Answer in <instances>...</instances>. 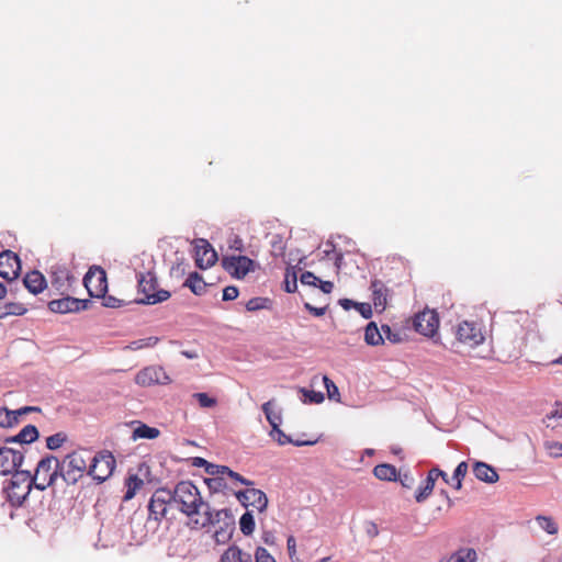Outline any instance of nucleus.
<instances>
[{
	"label": "nucleus",
	"instance_id": "f257e3e1",
	"mask_svg": "<svg viewBox=\"0 0 562 562\" xmlns=\"http://www.w3.org/2000/svg\"><path fill=\"white\" fill-rule=\"evenodd\" d=\"M170 494L172 503L187 516V526L192 530L204 529L220 522L222 516H228L227 509L213 510L201 496L199 488L190 481L179 482Z\"/></svg>",
	"mask_w": 562,
	"mask_h": 562
},
{
	"label": "nucleus",
	"instance_id": "f03ea898",
	"mask_svg": "<svg viewBox=\"0 0 562 562\" xmlns=\"http://www.w3.org/2000/svg\"><path fill=\"white\" fill-rule=\"evenodd\" d=\"M91 451L88 449H77L64 457L59 461L61 479L68 485H75L89 470Z\"/></svg>",
	"mask_w": 562,
	"mask_h": 562
},
{
	"label": "nucleus",
	"instance_id": "7ed1b4c3",
	"mask_svg": "<svg viewBox=\"0 0 562 562\" xmlns=\"http://www.w3.org/2000/svg\"><path fill=\"white\" fill-rule=\"evenodd\" d=\"M59 460L54 456H46L42 458L35 469L34 475H31L34 487L40 491H45L47 487L53 486L56 480L60 476Z\"/></svg>",
	"mask_w": 562,
	"mask_h": 562
},
{
	"label": "nucleus",
	"instance_id": "20e7f679",
	"mask_svg": "<svg viewBox=\"0 0 562 562\" xmlns=\"http://www.w3.org/2000/svg\"><path fill=\"white\" fill-rule=\"evenodd\" d=\"M138 292L144 295L139 302L148 305L165 302L171 296L169 291L159 289L157 278L153 272L139 274Z\"/></svg>",
	"mask_w": 562,
	"mask_h": 562
},
{
	"label": "nucleus",
	"instance_id": "39448f33",
	"mask_svg": "<svg viewBox=\"0 0 562 562\" xmlns=\"http://www.w3.org/2000/svg\"><path fill=\"white\" fill-rule=\"evenodd\" d=\"M32 486L31 474L27 471H15L7 487L8 499L12 505L20 506L26 499Z\"/></svg>",
	"mask_w": 562,
	"mask_h": 562
},
{
	"label": "nucleus",
	"instance_id": "423d86ee",
	"mask_svg": "<svg viewBox=\"0 0 562 562\" xmlns=\"http://www.w3.org/2000/svg\"><path fill=\"white\" fill-rule=\"evenodd\" d=\"M115 465V458L110 451H100L94 456L91 454L88 475L98 483H102L112 475Z\"/></svg>",
	"mask_w": 562,
	"mask_h": 562
},
{
	"label": "nucleus",
	"instance_id": "0eeeda50",
	"mask_svg": "<svg viewBox=\"0 0 562 562\" xmlns=\"http://www.w3.org/2000/svg\"><path fill=\"white\" fill-rule=\"evenodd\" d=\"M456 340L459 344L475 348L485 340L483 330L475 322L463 321L454 329Z\"/></svg>",
	"mask_w": 562,
	"mask_h": 562
},
{
	"label": "nucleus",
	"instance_id": "6e6552de",
	"mask_svg": "<svg viewBox=\"0 0 562 562\" xmlns=\"http://www.w3.org/2000/svg\"><path fill=\"white\" fill-rule=\"evenodd\" d=\"M223 269L235 279H244L249 272H254L257 263L246 256H225L222 258Z\"/></svg>",
	"mask_w": 562,
	"mask_h": 562
},
{
	"label": "nucleus",
	"instance_id": "1a4fd4ad",
	"mask_svg": "<svg viewBox=\"0 0 562 562\" xmlns=\"http://www.w3.org/2000/svg\"><path fill=\"white\" fill-rule=\"evenodd\" d=\"M83 284L92 297H104L108 291L106 272L99 266L91 267L83 278Z\"/></svg>",
	"mask_w": 562,
	"mask_h": 562
},
{
	"label": "nucleus",
	"instance_id": "9d476101",
	"mask_svg": "<svg viewBox=\"0 0 562 562\" xmlns=\"http://www.w3.org/2000/svg\"><path fill=\"white\" fill-rule=\"evenodd\" d=\"M135 383L143 387L156 384L166 385L170 383V378L160 366H148L137 372Z\"/></svg>",
	"mask_w": 562,
	"mask_h": 562
},
{
	"label": "nucleus",
	"instance_id": "9b49d317",
	"mask_svg": "<svg viewBox=\"0 0 562 562\" xmlns=\"http://www.w3.org/2000/svg\"><path fill=\"white\" fill-rule=\"evenodd\" d=\"M170 503H172L170 490H156L148 504L149 518H153L156 521H160L162 518L166 517L168 512V505Z\"/></svg>",
	"mask_w": 562,
	"mask_h": 562
},
{
	"label": "nucleus",
	"instance_id": "f8f14e48",
	"mask_svg": "<svg viewBox=\"0 0 562 562\" xmlns=\"http://www.w3.org/2000/svg\"><path fill=\"white\" fill-rule=\"evenodd\" d=\"M414 328L417 333L432 337L439 328V317L436 311L425 310L414 318Z\"/></svg>",
	"mask_w": 562,
	"mask_h": 562
},
{
	"label": "nucleus",
	"instance_id": "ddd939ff",
	"mask_svg": "<svg viewBox=\"0 0 562 562\" xmlns=\"http://www.w3.org/2000/svg\"><path fill=\"white\" fill-rule=\"evenodd\" d=\"M21 272V262L19 256L11 251L4 250L0 254V277L8 280H15Z\"/></svg>",
	"mask_w": 562,
	"mask_h": 562
},
{
	"label": "nucleus",
	"instance_id": "4468645a",
	"mask_svg": "<svg viewBox=\"0 0 562 562\" xmlns=\"http://www.w3.org/2000/svg\"><path fill=\"white\" fill-rule=\"evenodd\" d=\"M236 497L243 503L244 506H251L259 513H263L268 506V497L261 490L247 488L236 493Z\"/></svg>",
	"mask_w": 562,
	"mask_h": 562
},
{
	"label": "nucleus",
	"instance_id": "2eb2a0df",
	"mask_svg": "<svg viewBox=\"0 0 562 562\" xmlns=\"http://www.w3.org/2000/svg\"><path fill=\"white\" fill-rule=\"evenodd\" d=\"M217 261V254L206 239H198L195 244V265L207 269Z\"/></svg>",
	"mask_w": 562,
	"mask_h": 562
},
{
	"label": "nucleus",
	"instance_id": "dca6fc26",
	"mask_svg": "<svg viewBox=\"0 0 562 562\" xmlns=\"http://www.w3.org/2000/svg\"><path fill=\"white\" fill-rule=\"evenodd\" d=\"M88 301L79 300L72 296H65L58 300H53L48 303L49 311L59 314L75 313L86 310Z\"/></svg>",
	"mask_w": 562,
	"mask_h": 562
},
{
	"label": "nucleus",
	"instance_id": "f3484780",
	"mask_svg": "<svg viewBox=\"0 0 562 562\" xmlns=\"http://www.w3.org/2000/svg\"><path fill=\"white\" fill-rule=\"evenodd\" d=\"M23 454L11 448H0V474L7 475L18 471L22 464Z\"/></svg>",
	"mask_w": 562,
	"mask_h": 562
},
{
	"label": "nucleus",
	"instance_id": "a211bd4d",
	"mask_svg": "<svg viewBox=\"0 0 562 562\" xmlns=\"http://www.w3.org/2000/svg\"><path fill=\"white\" fill-rule=\"evenodd\" d=\"M74 281L75 277L66 267L55 266L52 268L50 283L59 293L64 294L69 292Z\"/></svg>",
	"mask_w": 562,
	"mask_h": 562
},
{
	"label": "nucleus",
	"instance_id": "6ab92c4d",
	"mask_svg": "<svg viewBox=\"0 0 562 562\" xmlns=\"http://www.w3.org/2000/svg\"><path fill=\"white\" fill-rule=\"evenodd\" d=\"M370 290L375 311L379 313L383 312L387 305L390 289L381 280L374 279L371 281Z\"/></svg>",
	"mask_w": 562,
	"mask_h": 562
},
{
	"label": "nucleus",
	"instance_id": "aec40b11",
	"mask_svg": "<svg viewBox=\"0 0 562 562\" xmlns=\"http://www.w3.org/2000/svg\"><path fill=\"white\" fill-rule=\"evenodd\" d=\"M23 284L32 294H38L46 288V280L40 271L33 270L25 274Z\"/></svg>",
	"mask_w": 562,
	"mask_h": 562
},
{
	"label": "nucleus",
	"instance_id": "412c9836",
	"mask_svg": "<svg viewBox=\"0 0 562 562\" xmlns=\"http://www.w3.org/2000/svg\"><path fill=\"white\" fill-rule=\"evenodd\" d=\"M477 554L473 548L463 547L443 557L439 562H476Z\"/></svg>",
	"mask_w": 562,
	"mask_h": 562
},
{
	"label": "nucleus",
	"instance_id": "4be33fe9",
	"mask_svg": "<svg viewBox=\"0 0 562 562\" xmlns=\"http://www.w3.org/2000/svg\"><path fill=\"white\" fill-rule=\"evenodd\" d=\"M252 557L248 552H244L236 544L229 546L222 554L220 562H251Z\"/></svg>",
	"mask_w": 562,
	"mask_h": 562
},
{
	"label": "nucleus",
	"instance_id": "5701e85b",
	"mask_svg": "<svg viewBox=\"0 0 562 562\" xmlns=\"http://www.w3.org/2000/svg\"><path fill=\"white\" fill-rule=\"evenodd\" d=\"M474 475L477 480L486 483H495L498 481L496 470L484 462H476L473 468Z\"/></svg>",
	"mask_w": 562,
	"mask_h": 562
},
{
	"label": "nucleus",
	"instance_id": "b1692460",
	"mask_svg": "<svg viewBox=\"0 0 562 562\" xmlns=\"http://www.w3.org/2000/svg\"><path fill=\"white\" fill-rule=\"evenodd\" d=\"M262 411L271 428L277 429L282 423L281 409L276 408V401L270 400L262 404Z\"/></svg>",
	"mask_w": 562,
	"mask_h": 562
},
{
	"label": "nucleus",
	"instance_id": "393cba45",
	"mask_svg": "<svg viewBox=\"0 0 562 562\" xmlns=\"http://www.w3.org/2000/svg\"><path fill=\"white\" fill-rule=\"evenodd\" d=\"M38 438V430L34 425H26L18 435L10 438L8 441L18 443H32Z\"/></svg>",
	"mask_w": 562,
	"mask_h": 562
},
{
	"label": "nucleus",
	"instance_id": "a878e982",
	"mask_svg": "<svg viewBox=\"0 0 562 562\" xmlns=\"http://www.w3.org/2000/svg\"><path fill=\"white\" fill-rule=\"evenodd\" d=\"M373 474L381 481H395L397 477V470L392 464L382 463L373 468Z\"/></svg>",
	"mask_w": 562,
	"mask_h": 562
},
{
	"label": "nucleus",
	"instance_id": "bb28decb",
	"mask_svg": "<svg viewBox=\"0 0 562 562\" xmlns=\"http://www.w3.org/2000/svg\"><path fill=\"white\" fill-rule=\"evenodd\" d=\"M184 286H188L195 295H202L206 290V283L198 272L189 274L184 282Z\"/></svg>",
	"mask_w": 562,
	"mask_h": 562
},
{
	"label": "nucleus",
	"instance_id": "cd10ccee",
	"mask_svg": "<svg viewBox=\"0 0 562 562\" xmlns=\"http://www.w3.org/2000/svg\"><path fill=\"white\" fill-rule=\"evenodd\" d=\"M364 340L368 345L378 346L383 344V336L381 329L378 328L374 322H370L364 330Z\"/></svg>",
	"mask_w": 562,
	"mask_h": 562
},
{
	"label": "nucleus",
	"instance_id": "c85d7f7f",
	"mask_svg": "<svg viewBox=\"0 0 562 562\" xmlns=\"http://www.w3.org/2000/svg\"><path fill=\"white\" fill-rule=\"evenodd\" d=\"M144 485V482L143 480L134 474V475H130L126 481H125V487H126V492L123 496V501L127 502L130 499H132L136 492Z\"/></svg>",
	"mask_w": 562,
	"mask_h": 562
},
{
	"label": "nucleus",
	"instance_id": "c756f323",
	"mask_svg": "<svg viewBox=\"0 0 562 562\" xmlns=\"http://www.w3.org/2000/svg\"><path fill=\"white\" fill-rule=\"evenodd\" d=\"M467 473H468V463L465 461H462L454 469L452 477L449 479V481H450L449 484L454 490H458V491L461 490V487H462V480L464 479Z\"/></svg>",
	"mask_w": 562,
	"mask_h": 562
},
{
	"label": "nucleus",
	"instance_id": "7c9ffc66",
	"mask_svg": "<svg viewBox=\"0 0 562 562\" xmlns=\"http://www.w3.org/2000/svg\"><path fill=\"white\" fill-rule=\"evenodd\" d=\"M27 308L22 303L10 302L0 306V318H4L9 315L21 316L26 313Z\"/></svg>",
	"mask_w": 562,
	"mask_h": 562
},
{
	"label": "nucleus",
	"instance_id": "2f4dec72",
	"mask_svg": "<svg viewBox=\"0 0 562 562\" xmlns=\"http://www.w3.org/2000/svg\"><path fill=\"white\" fill-rule=\"evenodd\" d=\"M160 431L158 428L150 427L146 424H140L133 431V438L155 439L159 436Z\"/></svg>",
	"mask_w": 562,
	"mask_h": 562
},
{
	"label": "nucleus",
	"instance_id": "473e14b6",
	"mask_svg": "<svg viewBox=\"0 0 562 562\" xmlns=\"http://www.w3.org/2000/svg\"><path fill=\"white\" fill-rule=\"evenodd\" d=\"M538 526L549 535H557L559 531L558 524L552 517L538 515L536 517Z\"/></svg>",
	"mask_w": 562,
	"mask_h": 562
},
{
	"label": "nucleus",
	"instance_id": "72a5a7b5",
	"mask_svg": "<svg viewBox=\"0 0 562 562\" xmlns=\"http://www.w3.org/2000/svg\"><path fill=\"white\" fill-rule=\"evenodd\" d=\"M435 487V483L429 481L428 479H425V481L420 484V486L417 488L415 494V499L417 503H423L426 501L429 495L432 493Z\"/></svg>",
	"mask_w": 562,
	"mask_h": 562
},
{
	"label": "nucleus",
	"instance_id": "f704fd0d",
	"mask_svg": "<svg viewBox=\"0 0 562 562\" xmlns=\"http://www.w3.org/2000/svg\"><path fill=\"white\" fill-rule=\"evenodd\" d=\"M240 531L245 536H250L255 530V520L250 512H246L239 519Z\"/></svg>",
	"mask_w": 562,
	"mask_h": 562
},
{
	"label": "nucleus",
	"instance_id": "c9c22d12",
	"mask_svg": "<svg viewBox=\"0 0 562 562\" xmlns=\"http://www.w3.org/2000/svg\"><path fill=\"white\" fill-rule=\"evenodd\" d=\"M19 423L14 411H10L5 407H0V426L1 427H13Z\"/></svg>",
	"mask_w": 562,
	"mask_h": 562
},
{
	"label": "nucleus",
	"instance_id": "e433bc0d",
	"mask_svg": "<svg viewBox=\"0 0 562 562\" xmlns=\"http://www.w3.org/2000/svg\"><path fill=\"white\" fill-rule=\"evenodd\" d=\"M67 440V436L64 432H57L46 438V447L49 450L59 449L64 442Z\"/></svg>",
	"mask_w": 562,
	"mask_h": 562
},
{
	"label": "nucleus",
	"instance_id": "4c0bfd02",
	"mask_svg": "<svg viewBox=\"0 0 562 562\" xmlns=\"http://www.w3.org/2000/svg\"><path fill=\"white\" fill-rule=\"evenodd\" d=\"M548 426H562V404L557 403L554 409L547 415Z\"/></svg>",
	"mask_w": 562,
	"mask_h": 562
},
{
	"label": "nucleus",
	"instance_id": "58836bf2",
	"mask_svg": "<svg viewBox=\"0 0 562 562\" xmlns=\"http://www.w3.org/2000/svg\"><path fill=\"white\" fill-rule=\"evenodd\" d=\"M192 396L198 401L202 408H212L217 404L216 398L209 396L206 393H194Z\"/></svg>",
	"mask_w": 562,
	"mask_h": 562
},
{
	"label": "nucleus",
	"instance_id": "ea45409f",
	"mask_svg": "<svg viewBox=\"0 0 562 562\" xmlns=\"http://www.w3.org/2000/svg\"><path fill=\"white\" fill-rule=\"evenodd\" d=\"M269 302L267 297H252L246 303V308L249 312L259 311L268 307Z\"/></svg>",
	"mask_w": 562,
	"mask_h": 562
},
{
	"label": "nucleus",
	"instance_id": "a19ab883",
	"mask_svg": "<svg viewBox=\"0 0 562 562\" xmlns=\"http://www.w3.org/2000/svg\"><path fill=\"white\" fill-rule=\"evenodd\" d=\"M297 289V278L295 271L286 270L284 280V291L288 293H294Z\"/></svg>",
	"mask_w": 562,
	"mask_h": 562
},
{
	"label": "nucleus",
	"instance_id": "79ce46f5",
	"mask_svg": "<svg viewBox=\"0 0 562 562\" xmlns=\"http://www.w3.org/2000/svg\"><path fill=\"white\" fill-rule=\"evenodd\" d=\"M256 562H277L276 559L268 552L267 549L258 547L255 552Z\"/></svg>",
	"mask_w": 562,
	"mask_h": 562
},
{
	"label": "nucleus",
	"instance_id": "37998d69",
	"mask_svg": "<svg viewBox=\"0 0 562 562\" xmlns=\"http://www.w3.org/2000/svg\"><path fill=\"white\" fill-rule=\"evenodd\" d=\"M438 477H441L446 483H450L449 481V477L447 475L446 472H443L442 470L438 469V468H432L428 474H427V477L429 481L436 483L437 479Z\"/></svg>",
	"mask_w": 562,
	"mask_h": 562
},
{
	"label": "nucleus",
	"instance_id": "c03bdc74",
	"mask_svg": "<svg viewBox=\"0 0 562 562\" xmlns=\"http://www.w3.org/2000/svg\"><path fill=\"white\" fill-rule=\"evenodd\" d=\"M324 384L327 389V394L330 400H338L339 392L335 383L327 376H324Z\"/></svg>",
	"mask_w": 562,
	"mask_h": 562
},
{
	"label": "nucleus",
	"instance_id": "a18cd8bd",
	"mask_svg": "<svg viewBox=\"0 0 562 562\" xmlns=\"http://www.w3.org/2000/svg\"><path fill=\"white\" fill-rule=\"evenodd\" d=\"M226 471H228V467L206 463L205 472L210 475H225Z\"/></svg>",
	"mask_w": 562,
	"mask_h": 562
},
{
	"label": "nucleus",
	"instance_id": "49530a36",
	"mask_svg": "<svg viewBox=\"0 0 562 562\" xmlns=\"http://www.w3.org/2000/svg\"><path fill=\"white\" fill-rule=\"evenodd\" d=\"M270 435L281 446L291 442V439L280 429V426H277V429L272 428Z\"/></svg>",
	"mask_w": 562,
	"mask_h": 562
},
{
	"label": "nucleus",
	"instance_id": "de8ad7c7",
	"mask_svg": "<svg viewBox=\"0 0 562 562\" xmlns=\"http://www.w3.org/2000/svg\"><path fill=\"white\" fill-rule=\"evenodd\" d=\"M546 448L551 457H562V443L557 441L547 442Z\"/></svg>",
	"mask_w": 562,
	"mask_h": 562
},
{
	"label": "nucleus",
	"instance_id": "09e8293b",
	"mask_svg": "<svg viewBox=\"0 0 562 562\" xmlns=\"http://www.w3.org/2000/svg\"><path fill=\"white\" fill-rule=\"evenodd\" d=\"M381 331H382L383 338L385 337L391 342L400 341V335L397 333H394L389 325H382Z\"/></svg>",
	"mask_w": 562,
	"mask_h": 562
},
{
	"label": "nucleus",
	"instance_id": "8fccbe9b",
	"mask_svg": "<svg viewBox=\"0 0 562 562\" xmlns=\"http://www.w3.org/2000/svg\"><path fill=\"white\" fill-rule=\"evenodd\" d=\"M300 281L304 285H316L319 279L311 271H305L301 274Z\"/></svg>",
	"mask_w": 562,
	"mask_h": 562
},
{
	"label": "nucleus",
	"instance_id": "3c124183",
	"mask_svg": "<svg viewBox=\"0 0 562 562\" xmlns=\"http://www.w3.org/2000/svg\"><path fill=\"white\" fill-rule=\"evenodd\" d=\"M239 291L235 285H228L223 290V300L233 301L238 297Z\"/></svg>",
	"mask_w": 562,
	"mask_h": 562
},
{
	"label": "nucleus",
	"instance_id": "603ef678",
	"mask_svg": "<svg viewBox=\"0 0 562 562\" xmlns=\"http://www.w3.org/2000/svg\"><path fill=\"white\" fill-rule=\"evenodd\" d=\"M355 308L364 317L370 318L372 316V306L369 303H357Z\"/></svg>",
	"mask_w": 562,
	"mask_h": 562
},
{
	"label": "nucleus",
	"instance_id": "864d4df0",
	"mask_svg": "<svg viewBox=\"0 0 562 562\" xmlns=\"http://www.w3.org/2000/svg\"><path fill=\"white\" fill-rule=\"evenodd\" d=\"M304 395L306 400H308L311 403H322L324 401V395L321 392L315 391H304Z\"/></svg>",
	"mask_w": 562,
	"mask_h": 562
},
{
	"label": "nucleus",
	"instance_id": "5fc2aeb1",
	"mask_svg": "<svg viewBox=\"0 0 562 562\" xmlns=\"http://www.w3.org/2000/svg\"><path fill=\"white\" fill-rule=\"evenodd\" d=\"M225 475L229 476L231 479L237 481V482H240L241 484H245V485H252V482L245 479L244 476H241L239 473L237 472H234L233 470H231L228 468V471L225 472Z\"/></svg>",
	"mask_w": 562,
	"mask_h": 562
},
{
	"label": "nucleus",
	"instance_id": "6e6d98bb",
	"mask_svg": "<svg viewBox=\"0 0 562 562\" xmlns=\"http://www.w3.org/2000/svg\"><path fill=\"white\" fill-rule=\"evenodd\" d=\"M304 307L314 316H323L326 313V307H315L311 305L310 303H305Z\"/></svg>",
	"mask_w": 562,
	"mask_h": 562
},
{
	"label": "nucleus",
	"instance_id": "4d7b16f0",
	"mask_svg": "<svg viewBox=\"0 0 562 562\" xmlns=\"http://www.w3.org/2000/svg\"><path fill=\"white\" fill-rule=\"evenodd\" d=\"M286 547L290 558H293L296 553V542L293 536H290L286 540Z\"/></svg>",
	"mask_w": 562,
	"mask_h": 562
},
{
	"label": "nucleus",
	"instance_id": "13d9d810",
	"mask_svg": "<svg viewBox=\"0 0 562 562\" xmlns=\"http://www.w3.org/2000/svg\"><path fill=\"white\" fill-rule=\"evenodd\" d=\"M38 411H40V408L35 407V406H24V407H21V408L14 411V413H15V416L19 418L20 416L27 414L30 412H38Z\"/></svg>",
	"mask_w": 562,
	"mask_h": 562
},
{
	"label": "nucleus",
	"instance_id": "bf43d9fd",
	"mask_svg": "<svg viewBox=\"0 0 562 562\" xmlns=\"http://www.w3.org/2000/svg\"><path fill=\"white\" fill-rule=\"evenodd\" d=\"M102 299L104 300L103 305L106 307L120 306V304H119L120 301L117 299H115L114 296H105L104 295V297H102Z\"/></svg>",
	"mask_w": 562,
	"mask_h": 562
},
{
	"label": "nucleus",
	"instance_id": "052dcab7",
	"mask_svg": "<svg viewBox=\"0 0 562 562\" xmlns=\"http://www.w3.org/2000/svg\"><path fill=\"white\" fill-rule=\"evenodd\" d=\"M318 282H319V288H321V290L324 293L328 294V293H330L333 291V289H334L333 282H330V281H321V280Z\"/></svg>",
	"mask_w": 562,
	"mask_h": 562
},
{
	"label": "nucleus",
	"instance_id": "680f3d73",
	"mask_svg": "<svg viewBox=\"0 0 562 562\" xmlns=\"http://www.w3.org/2000/svg\"><path fill=\"white\" fill-rule=\"evenodd\" d=\"M158 340L159 339L157 337H147V338L140 339V341H143L144 348H150V347L156 346Z\"/></svg>",
	"mask_w": 562,
	"mask_h": 562
},
{
	"label": "nucleus",
	"instance_id": "e2e57ef3",
	"mask_svg": "<svg viewBox=\"0 0 562 562\" xmlns=\"http://www.w3.org/2000/svg\"><path fill=\"white\" fill-rule=\"evenodd\" d=\"M232 249L243 251L244 250V244L243 240L239 237H235L233 244L231 245Z\"/></svg>",
	"mask_w": 562,
	"mask_h": 562
},
{
	"label": "nucleus",
	"instance_id": "0e129e2a",
	"mask_svg": "<svg viewBox=\"0 0 562 562\" xmlns=\"http://www.w3.org/2000/svg\"><path fill=\"white\" fill-rule=\"evenodd\" d=\"M339 304L341 305V307H344L345 310H349L351 306L355 307V304H357L356 302L351 301V300H348V299H342L339 301Z\"/></svg>",
	"mask_w": 562,
	"mask_h": 562
},
{
	"label": "nucleus",
	"instance_id": "69168bd1",
	"mask_svg": "<svg viewBox=\"0 0 562 562\" xmlns=\"http://www.w3.org/2000/svg\"><path fill=\"white\" fill-rule=\"evenodd\" d=\"M130 348L133 349V350L142 349V348H144L143 341H140V339L136 340V341H133L131 344Z\"/></svg>",
	"mask_w": 562,
	"mask_h": 562
},
{
	"label": "nucleus",
	"instance_id": "338daca9",
	"mask_svg": "<svg viewBox=\"0 0 562 562\" xmlns=\"http://www.w3.org/2000/svg\"><path fill=\"white\" fill-rule=\"evenodd\" d=\"M206 463H209V462L202 458H196L194 461V465H204L205 468H206Z\"/></svg>",
	"mask_w": 562,
	"mask_h": 562
},
{
	"label": "nucleus",
	"instance_id": "774afa93",
	"mask_svg": "<svg viewBox=\"0 0 562 562\" xmlns=\"http://www.w3.org/2000/svg\"><path fill=\"white\" fill-rule=\"evenodd\" d=\"M214 537H215L216 542L224 541V540L222 539V537L224 538V532H222V531H218V530H217V531H215Z\"/></svg>",
	"mask_w": 562,
	"mask_h": 562
}]
</instances>
